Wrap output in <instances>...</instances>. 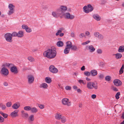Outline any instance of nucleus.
<instances>
[{"label":"nucleus","instance_id":"nucleus-30","mask_svg":"<svg viewBox=\"0 0 124 124\" xmlns=\"http://www.w3.org/2000/svg\"><path fill=\"white\" fill-rule=\"evenodd\" d=\"M84 11L86 13H88L89 12V11L87 8L86 6H85L83 8Z\"/></svg>","mask_w":124,"mask_h":124},{"label":"nucleus","instance_id":"nucleus-40","mask_svg":"<svg viewBox=\"0 0 124 124\" xmlns=\"http://www.w3.org/2000/svg\"><path fill=\"white\" fill-rule=\"evenodd\" d=\"M1 68H6V67H8V63H3L1 66Z\"/></svg>","mask_w":124,"mask_h":124},{"label":"nucleus","instance_id":"nucleus-6","mask_svg":"<svg viewBox=\"0 0 124 124\" xmlns=\"http://www.w3.org/2000/svg\"><path fill=\"white\" fill-rule=\"evenodd\" d=\"M8 7L10 10L8 11V14L9 15H10L14 13V8H15V6H14L12 4H10L9 5Z\"/></svg>","mask_w":124,"mask_h":124},{"label":"nucleus","instance_id":"nucleus-16","mask_svg":"<svg viewBox=\"0 0 124 124\" xmlns=\"http://www.w3.org/2000/svg\"><path fill=\"white\" fill-rule=\"evenodd\" d=\"M63 28L60 29V30H58L57 32L56 33L55 35L56 36L59 35L60 37H62L64 35V34L63 33H61L62 31V30H63Z\"/></svg>","mask_w":124,"mask_h":124},{"label":"nucleus","instance_id":"nucleus-34","mask_svg":"<svg viewBox=\"0 0 124 124\" xmlns=\"http://www.w3.org/2000/svg\"><path fill=\"white\" fill-rule=\"evenodd\" d=\"M70 49L65 47V48L64 50V53L65 54H68L70 51Z\"/></svg>","mask_w":124,"mask_h":124},{"label":"nucleus","instance_id":"nucleus-64","mask_svg":"<svg viewBox=\"0 0 124 124\" xmlns=\"http://www.w3.org/2000/svg\"><path fill=\"white\" fill-rule=\"evenodd\" d=\"M121 118L122 119H124V112L122 114V116L121 117Z\"/></svg>","mask_w":124,"mask_h":124},{"label":"nucleus","instance_id":"nucleus-54","mask_svg":"<svg viewBox=\"0 0 124 124\" xmlns=\"http://www.w3.org/2000/svg\"><path fill=\"white\" fill-rule=\"evenodd\" d=\"M38 106L41 109L43 108L44 107V106L43 105L39 104Z\"/></svg>","mask_w":124,"mask_h":124},{"label":"nucleus","instance_id":"nucleus-26","mask_svg":"<svg viewBox=\"0 0 124 124\" xmlns=\"http://www.w3.org/2000/svg\"><path fill=\"white\" fill-rule=\"evenodd\" d=\"M124 51V46H120L118 49V51L119 52H123Z\"/></svg>","mask_w":124,"mask_h":124},{"label":"nucleus","instance_id":"nucleus-13","mask_svg":"<svg viewBox=\"0 0 124 124\" xmlns=\"http://www.w3.org/2000/svg\"><path fill=\"white\" fill-rule=\"evenodd\" d=\"M28 82L30 84L33 83L34 81V77L32 75H29L28 77Z\"/></svg>","mask_w":124,"mask_h":124},{"label":"nucleus","instance_id":"nucleus-20","mask_svg":"<svg viewBox=\"0 0 124 124\" xmlns=\"http://www.w3.org/2000/svg\"><path fill=\"white\" fill-rule=\"evenodd\" d=\"M62 116L61 114L57 113L55 115V118L56 119L60 120Z\"/></svg>","mask_w":124,"mask_h":124},{"label":"nucleus","instance_id":"nucleus-58","mask_svg":"<svg viewBox=\"0 0 124 124\" xmlns=\"http://www.w3.org/2000/svg\"><path fill=\"white\" fill-rule=\"evenodd\" d=\"M22 27L23 29H26V28H28V27L27 25H23L22 26Z\"/></svg>","mask_w":124,"mask_h":124},{"label":"nucleus","instance_id":"nucleus-3","mask_svg":"<svg viewBox=\"0 0 124 124\" xmlns=\"http://www.w3.org/2000/svg\"><path fill=\"white\" fill-rule=\"evenodd\" d=\"M0 73L2 76L7 77L8 75L9 72L8 69L6 68H4L1 69Z\"/></svg>","mask_w":124,"mask_h":124},{"label":"nucleus","instance_id":"nucleus-39","mask_svg":"<svg viewBox=\"0 0 124 124\" xmlns=\"http://www.w3.org/2000/svg\"><path fill=\"white\" fill-rule=\"evenodd\" d=\"M24 109L25 110L28 111L31 110V108L30 106H26L24 107Z\"/></svg>","mask_w":124,"mask_h":124},{"label":"nucleus","instance_id":"nucleus-56","mask_svg":"<svg viewBox=\"0 0 124 124\" xmlns=\"http://www.w3.org/2000/svg\"><path fill=\"white\" fill-rule=\"evenodd\" d=\"M79 37L81 38H83V37H85V35L83 33H81L79 35Z\"/></svg>","mask_w":124,"mask_h":124},{"label":"nucleus","instance_id":"nucleus-35","mask_svg":"<svg viewBox=\"0 0 124 124\" xmlns=\"http://www.w3.org/2000/svg\"><path fill=\"white\" fill-rule=\"evenodd\" d=\"M61 122L63 123H65L66 121V118L65 116H62L61 117Z\"/></svg>","mask_w":124,"mask_h":124},{"label":"nucleus","instance_id":"nucleus-52","mask_svg":"<svg viewBox=\"0 0 124 124\" xmlns=\"http://www.w3.org/2000/svg\"><path fill=\"white\" fill-rule=\"evenodd\" d=\"M71 86H67L65 87V89L66 90H70L71 89Z\"/></svg>","mask_w":124,"mask_h":124},{"label":"nucleus","instance_id":"nucleus-53","mask_svg":"<svg viewBox=\"0 0 124 124\" xmlns=\"http://www.w3.org/2000/svg\"><path fill=\"white\" fill-rule=\"evenodd\" d=\"M99 33L98 32H95L94 33V36L96 37H97L98 35H99Z\"/></svg>","mask_w":124,"mask_h":124},{"label":"nucleus","instance_id":"nucleus-10","mask_svg":"<svg viewBox=\"0 0 124 124\" xmlns=\"http://www.w3.org/2000/svg\"><path fill=\"white\" fill-rule=\"evenodd\" d=\"M11 72L15 74H17L18 72V71L17 67L15 65L13 67L11 68L10 69Z\"/></svg>","mask_w":124,"mask_h":124},{"label":"nucleus","instance_id":"nucleus-24","mask_svg":"<svg viewBox=\"0 0 124 124\" xmlns=\"http://www.w3.org/2000/svg\"><path fill=\"white\" fill-rule=\"evenodd\" d=\"M90 73L93 76H95L97 74V72L95 70H91V71Z\"/></svg>","mask_w":124,"mask_h":124},{"label":"nucleus","instance_id":"nucleus-32","mask_svg":"<svg viewBox=\"0 0 124 124\" xmlns=\"http://www.w3.org/2000/svg\"><path fill=\"white\" fill-rule=\"evenodd\" d=\"M0 108H1L2 109L4 110L6 108L5 105L3 103L0 104Z\"/></svg>","mask_w":124,"mask_h":124},{"label":"nucleus","instance_id":"nucleus-48","mask_svg":"<svg viewBox=\"0 0 124 124\" xmlns=\"http://www.w3.org/2000/svg\"><path fill=\"white\" fill-rule=\"evenodd\" d=\"M97 52L98 54H101L102 52V51L101 49H98L97 51Z\"/></svg>","mask_w":124,"mask_h":124},{"label":"nucleus","instance_id":"nucleus-12","mask_svg":"<svg viewBox=\"0 0 124 124\" xmlns=\"http://www.w3.org/2000/svg\"><path fill=\"white\" fill-rule=\"evenodd\" d=\"M115 85L116 86H119L121 85L122 84V82L118 79L114 80L113 81Z\"/></svg>","mask_w":124,"mask_h":124},{"label":"nucleus","instance_id":"nucleus-63","mask_svg":"<svg viewBox=\"0 0 124 124\" xmlns=\"http://www.w3.org/2000/svg\"><path fill=\"white\" fill-rule=\"evenodd\" d=\"M71 36L72 37H74L75 36V35L74 33L72 32L71 33Z\"/></svg>","mask_w":124,"mask_h":124},{"label":"nucleus","instance_id":"nucleus-1","mask_svg":"<svg viewBox=\"0 0 124 124\" xmlns=\"http://www.w3.org/2000/svg\"><path fill=\"white\" fill-rule=\"evenodd\" d=\"M56 53L55 48L54 47H52L50 49L45 51L43 53V55L45 57L51 59L55 57Z\"/></svg>","mask_w":124,"mask_h":124},{"label":"nucleus","instance_id":"nucleus-46","mask_svg":"<svg viewBox=\"0 0 124 124\" xmlns=\"http://www.w3.org/2000/svg\"><path fill=\"white\" fill-rule=\"evenodd\" d=\"M15 65L14 64H13L12 63H8V67H11V68L13 67Z\"/></svg>","mask_w":124,"mask_h":124},{"label":"nucleus","instance_id":"nucleus-14","mask_svg":"<svg viewBox=\"0 0 124 124\" xmlns=\"http://www.w3.org/2000/svg\"><path fill=\"white\" fill-rule=\"evenodd\" d=\"M18 110H15L11 112L10 114V116L12 117H15L18 116Z\"/></svg>","mask_w":124,"mask_h":124},{"label":"nucleus","instance_id":"nucleus-18","mask_svg":"<svg viewBox=\"0 0 124 124\" xmlns=\"http://www.w3.org/2000/svg\"><path fill=\"white\" fill-rule=\"evenodd\" d=\"M39 87L44 89H47L48 87V85L46 83H43L40 85Z\"/></svg>","mask_w":124,"mask_h":124},{"label":"nucleus","instance_id":"nucleus-8","mask_svg":"<svg viewBox=\"0 0 124 124\" xmlns=\"http://www.w3.org/2000/svg\"><path fill=\"white\" fill-rule=\"evenodd\" d=\"M63 15L64 16L65 18L70 19H73L75 17V16L73 15H71L69 12L65 13Z\"/></svg>","mask_w":124,"mask_h":124},{"label":"nucleus","instance_id":"nucleus-9","mask_svg":"<svg viewBox=\"0 0 124 124\" xmlns=\"http://www.w3.org/2000/svg\"><path fill=\"white\" fill-rule=\"evenodd\" d=\"M49 70L52 73H56L58 72V70L53 65L50 66L49 68Z\"/></svg>","mask_w":124,"mask_h":124},{"label":"nucleus","instance_id":"nucleus-51","mask_svg":"<svg viewBox=\"0 0 124 124\" xmlns=\"http://www.w3.org/2000/svg\"><path fill=\"white\" fill-rule=\"evenodd\" d=\"M84 74L87 76H89L90 75V73L88 71H85L84 73Z\"/></svg>","mask_w":124,"mask_h":124},{"label":"nucleus","instance_id":"nucleus-57","mask_svg":"<svg viewBox=\"0 0 124 124\" xmlns=\"http://www.w3.org/2000/svg\"><path fill=\"white\" fill-rule=\"evenodd\" d=\"M4 119L0 115V122H4Z\"/></svg>","mask_w":124,"mask_h":124},{"label":"nucleus","instance_id":"nucleus-22","mask_svg":"<svg viewBox=\"0 0 124 124\" xmlns=\"http://www.w3.org/2000/svg\"><path fill=\"white\" fill-rule=\"evenodd\" d=\"M66 47L70 49L72 46V43L70 41H68L66 43Z\"/></svg>","mask_w":124,"mask_h":124},{"label":"nucleus","instance_id":"nucleus-25","mask_svg":"<svg viewBox=\"0 0 124 124\" xmlns=\"http://www.w3.org/2000/svg\"><path fill=\"white\" fill-rule=\"evenodd\" d=\"M31 112L33 113H36L38 111V109L35 107L31 108Z\"/></svg>","mask_w":124,"mask_h":124},{"label":"nucleus","instance_id":"nucleus-36","mask_svg":"<svg viewBox=\"0 0 124 124\" xmlns=\"http://www.w3.org/2000/svg\"><path fill=\"white\" fill-rule=\"evenodd\" d=\"M87 7H88V9L89 11L90 12H91L93 10V8L90 4H89L87 5Z\"/></svg>","mask_w":124,"mask_h":124},{"label":"nucleus","instance_id":"nucleus-5","mask_svg":"<svg viewBox=\"0 0 124 124\" xmlns=\"http://www.w3.org/2000/svg\"><path fill=\"white\" fill-rule=\"evenodd\" d=\"M6 40L8 42H11L12 41V38L11 34L7 33L4 36Z\"/></svg>","mask_w":124,"mask_h":124},{"label":"nucleus","instance_id":"nucleus-59","mask_svg":"<svg viewBox=\"0 0 124 124\" xmlns=\"http://www.w3.org/2000/svg\"><path fill=\"white\" fill-rule=\"evenodd\" d=\"M112 89L113 90L115 91H117L118 90V89L115 87H113Z\"/></svg>","mask_w":124,"mask_h":124},{"label":"nucleus","instance_id":"nucleus-44","mask_svg":"<svg viewBox=\"0 0 124 124\" xmlns=\"http://www.w3.org/2000/svg\"><path fill=\"white\" fill-rule=\"evenodd\" d=\"M105 80L107 81H109L111 79V77L109 76H107L105 77Z\"/></svg>","mask_w":124,"mask_h":124},{"label":"nucleus","instance_id":"nucleus-47","mask_svg":"<svg viewBox=\"0 0 124 124\" xmlns=\"http://www.w3.org/2000/svg\"><path fill=\"white\" fill-rule=\"evenodd\" d=\"M98 78L100 79H102L104 78V76L102 74H100L98 76Z\"/></svg>","mask_w":124,"mask_h":124},{"label":"nucleus","instance_id":"nucleus-45","mask_svg":"<svg viewBox=\"0 0 124 124\" xmlns=\"http://www.w3.org/2000/svg\"><path fill=\"white\" fill-rule=\"evenodd\" d=\"M12 103L11 102H8L6 103V106L8 107H10L11 106Z\"/></svg>","mask_w":124,"mask_h":124},{"label":"nucleus","instance_id":"nucleus-27","mask_svg":"<svg viewBox=\"0 0 124 124\" xmlns=\"http://www.w3.org/2000/svg\"><path fill=\"white\" fill-rule=\"evenodd\" d=\"M116 58L117 59H120L122 57V55L121 54L118 53L115 54Z\"/></svg>","mask_w":124,"mask_h":124},{"label":"nucleus","instance_id":"nucleus-2","mask_svg":"<svg viewBox=\"0 0 124 124\" xmlns=\"http://www.w3.org/2000/svg\"><path fill=\"white\" fill-rule=\"evenodd\" d=\"M86 87L89 89L94 88L95 90H97L98 89V84L94 82L88 81L87 83Z\"/></svg>","mask_w":124,"mask_h":124},{"label":"nucleus","instance_id":"nucleus-31","mask_svg":"<svg viewBox=\"0 0 124 124\" xmlns=\"http://www.w3.org/2000/svg\"><path fill=\"white\" fill-rule=\"evenodd\" d=\"M27 58L28 60L31 62H33L35 61L34 59L32 56H28Z\"/></svg>","mask_w":124,"mask_h":124},{"label":"nucleus","instance_id":"nucleus-37","mask_svg":"<svg viewBox=\"0 0 124 124\" xmlns=\"http://www.w3.org/2000/svg\"><path fill=\"white\" fill-rule=\"evenodd\" d=\"M28 120L32 121H33L34 120V116L33 115H31L29 117Z\"/></svg>","mask_w":124,"mask_h":124},{"label":"nucleus","instance_id":"nucleus-60","mask_svg":"<svg viewBox=\"0 0 124 124\" xmlns=\"http://www.w3.org/2000/svg\"><path fill=\"white\" fill-rule=\"evenodd\" d=\"M96 95L95 94H93L91 96V97L93 99H94L96 98Z\"/></svg>","mask_w":124,"mask_h":124},{"label":"nucleus","instance_id":"nucleus-21","mask_svg":"<svg viewBox=\"0 0 124 124\" xmlns=\"http://www.w3.org/2000/svg\"><path fill=\"white\" fill-rule=\"evenodd\" d=\"M24 32L22 31H19L17 33V37L19 38L23 37V36Z\"/></svg>","mask_w":124,"mask_h":124},{"label":"nucleus","instance_id":"nucleus-19","mask_svg":"<svg viewBox=\"0 0 124 124\" xmlns=\"http://www.w3.org/2000/svg\"><path fill=\"white\" fill-rule=\"evenodd\" d=\"M52 15L53 16L55 17H57L59 16L61 14L57 10H56V13L55 12H53L52 13Z\"/></svg>","mask_w":124,"mask_h":124},{"label":"nucleus","instance_id":"nucleus-50","mask_svg":"<svg viewBox=\"0 0 124 124\" xmlns=\"http://www.w3.org/2000/svg\"><path fill=\"white\" fill-rule=\"evenodd\" d=\"M78 82L80 84L82 83L83 85H85L86 84V82H84L83 80H80L78 81Z\"/></svg>","mask_w":124,"mask_h":124},{"label":"nucleus","instance_id":"nucleus-55","mask_svg":"<svg viewBox=\"0 0 124 124\" xmlns=\"http://www.w3.org/2000/svg\"><path fill=\"white\" fill-rule=\"evenodd\" d=\"M26 31L28 32H31V29L29 28H26Z\"/></svg>","mask_w":124,"mask_h":124},{"label":"nucleus","instance_id":"nucleus-61","mask_svg":"<svg viewBox=\"0 0 124 124\" xmlns=\"http://www.w3.org/2000/svg\"><path fill=\"white\" fill-rule=\"evenodd\" d=\"M85 35L86 36H88L90 34V32L88 31H86L85 33Z\"/></svg>","mask_w":124,"mask_h":124},{"label":"nucleus","instance_id":"nucleus-62","mask_svg":"<svg viewBox=\"0 0 124 124\" xmlns=\"http://www.w3.org/2000/svg\"><path fill=\"white\" fill-rule=\"evenodd\" d=\"M3 85L5 86H7L8 85V83L7 82H5L3 83Z\"/></svg>","mask_w":124,"mask_h":124},{"label":"nucleus","instance_id":"nucleus-49","mask_svg":"<svg viewBox=\"0 0 124 124\" xmlns=\"http://www.w3.org/2000/svg\"><path fill=\"white\" fill-rule=\"evenodd\" d=\"M120 95L119 92L117 93L116 95V99H118L119 98V95Z\"/></svg>","mask_w":124,"mask_h":124},{"label":"nucleus","instance_id":"nucleus-4","mask_svg":"<svg viewBox=\"0 0 124 124\" xmlns=\"http://www.w3.org/2000/svg\"><path fill=\"white\" fill-rule=\"evenodd\" d=\"M67 6H61L60 8L58 9V11L61 14L63 15L64 14V12L67 10Z\"/></svg>","mask_w":124,"mask_h":124},{"label":"nucleus","instance_id":"nucleus-23","mask_svg":"<svg viewBox=\"0 0 124 124\" xmlns=\"http://www.w3.org/2000/svg\"><path fill=\"white\" fill-rule=\"evenodd\" d=\"M93 18L96 20L97 21H100L101 19L99 15L96 14H94L93 15Z\"/></svg>","mask_w":124,"mask_h":124},{"label":"nucleus","instance_id":"nucleus-42","mask_svg":"<svg viewBox=\"0 0 124 124\" xmlns=\"http://www.w3.org/2000/svg\"><path fill=\"white\" fill-rule=\"evenodd\" d=\"M71 48L72 50L75 51L77 50L78 49L77 46L75 45H73V46L72 45V47H71Z\"/></svg>","mask_w":124,"mask_h":124},{"label":"nucleus","instance_id":"nucleus-17","mask_svg":"<svg viewBox=\"0 0 124 124\" xmlns=\"http://www.w3.org/2000/svg\"><path fill=\"white\" fill-rule=\"evenodd\" d=\"M20 106V103L18 102H16L12 105V107L14 109H17Z\"/></svg>","mask_w":124,"mask_h":124},{"label":"nucleus","instance_id":"nucleus-33","mask_svg":"<svg viewBox=\"0 0 124 124\" xmlns=\"http://www.w3.org/2000/svg\"><path fill=\"white\" fill-rule=\"evenodd\" d=\"M0 114L5 118H6L8 117V115L4 113L2 111H0Z\"/></svg>","mask_w":124,"mask_h":124},{"label":"nucleus","instance_id":"nucleus-15","mask_svg":"<svg viewBox=\"0 0 124 124\" xmlns=\"http://www.w3.org/2000/svg\"><path fill=\"white\" fill-rule=\"evenodd\" d=\"M86 48L87 49L89 50L91 52H94L95 50V49L92 45L87 46Z\"/></svg>","mask_w":124,"mask_h":124},{"label":"nucleus","instance_id":"nucleus-43","mask_svg":"<svg viewBox=\"0 0 124 124\" xmlns=\"http://www.w3.org/2000/svg\"><path fill=\"white\" fill-rule=\"evenodd\" d=\"M12 37H17V33L16 32H13L12 34H11Z\"/></svg>","mask_w":124,"mask_h":124},{"label":"nucleus","instance_id":"nucleus-38","mask_svg":"<svg viewBox=\"0 0 124 124\" xmlns=\"http://www.w3.org/2000/svg\"><path fill=\"white\" fill-rule=\"evenodd\" d=\"M124 69V65H123L122 67L121 68L119 71V74H121L123 72V70Z\"/></svg>","mask_w":124,"mask_h":124},{"label":"nucleus","instance_id":"nucleus-41","mask_svg":"<svg viewBox=\"0 0 124 124\" xmlns=\"http://www.w3.org/2000/svg\"><path fill=\"white\" fill-rule=\"evenodd\" d=\"M97 38L100 40H102L103 39L104 37L102 35L99 33L98 36Z\"/></svg>","mask_w":124,"mask_h":124},{"label":"nucleus","instance_id":"nucleus-29","mask_svg":"<svg viewBox=\"0 0 124 124\" xmlns=\"http://www.w3.org/2000/svg\"><path fill=\"white\" fill-rule=\"evenodd\" d=\"M45 80L46 82L48 83H50L52 81L51 79L50 78L48 77H47L45 78Z\"/></svg>","mask_w":124,"mask_h":124},{"label":"nucleus","instance_id":"nucleus-7","mask_svg":"<svg viewBox=\"0 0 124 124\" xmlns=\"http://www.w3.org/2000/svg\"><path fill=\"white\" fill-rule=\"evenodd\" d=\"M62 104L64 105H66L68 106H71V104L70 101H69V100L67 98H64L62 100Z\"/></svg>","mask_w":124,"mask_h":124},{"label":"nucleus","instance_id":"nucleus-11","mask_svg":"<svg viewBox=\"0 0 124 124\" xmlns=\"http://www.w3.org/2000/svg\"><path fill=\"white\" fill-rule=\"evenodd\" d=\"M21 116L22 117L25 119L28 118L29 116L28 114L23 110H22L21 111Z\"/></svg>","mask_w":124,"mask_h":124},{"label":"nucleus","instance_id":"nucleus-28","mask_svg":"<svg viewBox=\"0 0 124 124\" xmlns=\"http://www.w3.org/2000/svg\"><path fill=\"white\" fill-rule=\"evenodd\" d=\"M57 45L58 47H62L63 45V43L61 41H58L57 43Z\"/></svg>","mask_w":124,"mask_h":124}]
</instances>
